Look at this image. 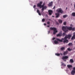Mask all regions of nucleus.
Listing matches in <instances>:
<instances>
[{"label":"nucleus","instance_id":"obj_26","mask_svg":"<svg viewBox=\"0 0 75 75\" xmlns=\"http://www.w3.org/2000/svg\"><path fill=\"white\" fill-rule=\"evenodd\" d=\"M67 50H68V51H71V49H70V48H68L67 49Z\"/></svg>","mask_w":75,"mask_h":75},{"label":"nucleus","instance_id":"obj_7","mask_svg":"<svg viewBox=\"0 0 75 75\" xmlns=\"http://www.w3.org/2000/svg\"><path fill=\"white\" fill-rule=\"evenodd\" d=\"M62 35V32H60L57 35V37H61Z\"/></svg>","mask_w":75,"mask_h":75},{"label":"nucleus","instance_id":"obj_23","mask_svg":"<svg viewBox=\"0 0 75 75\" xmlns=\"http://www.w3.org/2000/svg\"><path fill=\"white\" fill-rule=\"evenodd\" d=\"M72 45V43H69L68 44V46H71V45Z\"/></svg>","mask_w":75,"mask_h":75},{"label":"nucleus","instance_id":"obj_1","mask_svg":"<svg viewBox=\"0 0 75 75\" xmlns=\"http://www.w3.org/2000/svg\"><path fill=\"white\" fill-rule=\"evenodd\" d=\"M71 35H68L67 36H65L64 38H62L61 40L59 39L56 38L57 40L59 42H62L63 41V42L65 43H68V40H67V38H70L71 37Z\"/></svg>","mask_w":75,"mask_h":75},{"label":"nucleus","instance_id":"obj_17","mask_svg":"<svg viewBox=\"0 0 75 75\" xmlns=\"http://www.w3.org/2000/svg\"><path fill=\"white\" fill-rule=\"evenodd\" d=\"M61 63L62 64V66H64V67H65L66 66V65H65V64L63 62H61Z\"/></svg>","mask_w":75,"mask_h":75},{"label":"nucleus","instance_id":"obj_27","mask_svg":"<svg viewBox=\"0 0 75 75\" xmlns=\"http://www.w3.org/2000/svg\"><path fill=\"white\" fill-rule=\"evenodd\" d=\"M45 21V19L43 18V19L42 20V22H44Z\"/></svg>","mask_w":75,"mask_h":75},{"label":"nucleus","instance_id":"obj_19","mask_svg":"<svg viewBox=\"0 0 75 75\" xmlns=\"http://www.w3.org/2000/svg\"><path fill=\"white\" fill-rule=\"evenodd\" d=\"M67 67L68 68H71V67H72V66L71 65H67Z\"/></svg>","mask_w":75,"mask_h":75},{"label":"nucleus","instance_id":"obj_8","mask_svg":"<svg viewBox=\"0 0 75 75\" xmlns=\"http://www.w3.org/2000/svg\"><path fill=\"white\" fill-rule=\"evenodd\" d=\"M52 1L50 2L48 4V6L49 7H52Z\"/></svg>","mask_w":75,"mask_h":75},{"label":"nucleus","instance_id":"obj_31","mask_svg":"<svg viewBox=\"0 0 75 75\" xmlns=\"http://www.w3.org/2000/svg\"><path fill=\"white\" fill-rule=\"evenodd\" d=\"M50 22H47V24H50Z\"/></svg>","mask_w":75,"mask_h":75},{"label":"nucleus","instance_id":"obj_14","mask_svg":"<svg viewBox=\"0 0 75 75\" xmlns=\"http://www.w3.org/2000/svg\"><path fill=\"white\" fill-rule=\"evenodd\" d=\"M68 52L67 51H66L65 52H64L63 53L64 55H67L68 54Z\"/></svg>","mask_w":75,"mask_h":75},{"label":"nucleus","instance_id":"obj_29","mask_svg":"<svg viewBox=\"0 0 75 75\" xmlns=\"http://www.w3.org/2000/svg\"><path fill=\"white\" fill-rule=\"evenodd\" d=\"M44 6H43V5H41V8H44Z\"/></svg>","mask_w":75,"mask_h":75},{"label":"nucleus","instance_id":"obj_9","mask_svg":"<svg viewBox=\"0 0 75 75\" xmlns=\"http://www.w3.org/2000/svg\"><path fill=\"white\" fill-rule=\"evenodd\" d=\"M73 34V35L71 38V40H73L74 39H75V32Z\"/></svg>","mask_w":75,"mask_h":75},{"label":"nucleus","instance_id":"obj_40","mask_svg":"<svg viewBox=\"0 0 75 75\" xmlns=\"http://www.w3.org/2000/svg\"><path fill=\"white\" fill-rule=\"evenodd\" d=\"M72 24L70 25V26H72Z\"/></svg>","mask_w":75,"mask_h":75},{"label":"nucleus","instance_id":"obj_18","mask_svg":"<svg viewBox=\"0 0 75 75\" xmlns=\"http://www.w3.org/2000/svg\"><path fill=\"white\" fill-rule=\"evenodd\" d=\"M71 16H73V17H75V13L74 12L71 13Z\"/></svg>","mask_w":75,"mask_h":75},{"label":"nucleus","instance_id":"obj_22","mask_svg":"<svg viewBox=\"0 0 75 75\" xmlns=\"http://www.w3.org/2000/svg\"><path fill=\"white\" fill-rule=\"evenodd\" d=\"M59 23H62V21L61 20H58Z\"/></svg>","mask_w":75,"mask_h":75},{"label":"nucleus","instance_id":"obj_21","mask_svg":"<svg viewBox=\"0 0 75 75\" xmlns=\"http://www.w3.org/2000/svg\"><path fill=\"white\" fill-rule=\"evenodd\" d=\"M70 62L71 63H73L74 62V60L72 59H71L70 60Z\"/></svg>","mask_w":75,"mask_h":75},{"label":"nucleus","instance_id":"obj_2","mask_svg":"<svg viewBox=\"0 0 75 75\" xmlns=\"http://www.w3.org/2000/svg\"><path fill=\"white\" fill-rule=\"evenodd\" d=\"M62 29L63 31L66 33L68 32V30L69 31H71V30H72V31H74L75 28H72V27H71L63 26L62 27Z\"/></svg>","mask_w":75,"mask_h":75},{"label":"nucleus","instance_id":"obj_42","mask_svg":"<svg viewBox=\"0 0 75 75\" xmlns=\"http://www.w3.org/2000/svg\"><path fill=\"white\" fill-rule=\"evenodd\" d=\"M74 8H75V4L74 6Z\"/></svg>","mask_w":75,"mask_h":75},{"label":"nucleus","instance_id":"obj_32","mask_svg":"<svg viewBox=\"0 0 75 75\" xmlns=\"http://www.w3.org/2000/svg\"><path fill=\"white\" fill-rule=\"evenodd\" d=\"M73 71H75V67L73 68Z\"/></svg>","mask_w":75,"mask_h":75},{"label":"nucleus","instance_id":"obj_37","mask_svg":"<svg viewBox=\"0 0 75 75\" xmlns=\"http://www.w3.org/2000/svg\"><path fill=\"white\" fill-rule=\"evenodd\" d=\"M47 27H50V25H47Z\"/></svg>","mask_w":75,"mask_h":75},{"label":"nucleus","instance_id":"obj_24","mask_svg":"<svg viewBox=\"0 0 75 75\" xmlns=\"http://www.w3.org/2000/svg\"><path fill=\"white\" fill-rule=\"evenodd\" d=\"M66 17H68V16L67 15H64L63 16V18H66Z\"/></svg>","mask_w":75,"mask_h":75},{"label":"nucleus","instance_id":"obj_34","mask_svg":"<svg viewBox=\"0 0 75 75\" xmlns=\"http://www.w3.org/2000/svg\"><path fill=\"white\" fill-rule=\"evenodd\" d=\"M54 8H55V6H54L53 8V9H54Z\"/></svg>","mask_w":75,"mask_h":75},{"label":"nucleus","instance_id":"obj_35","mask_svg":"<svg viewBox=\"0 0 75 75\" xmlns=\"http://www.w3.org/2000/svg\"><path fill=\"white\" fill-rule=\"evenodd\" d=\"M42 5L43 6H44L45 5V3H44Z\"/></svg>","mask_w":75,"mask_h":75},{"label":"nucleus","instance_id":"obj_10","mask_svg":"<svg viewBox=\"0 0 75 75\" xmlns=\"http://www.w3.org/2000/svg\"><path fill=\"white\" fill-rule=\"evenodd\" d=\"M68 58V57L67 56H63L62 59H66Z\"/></svg>","mask_w":75,"mask_h":75},{"label":"nucleus","instance_id":"obj_36","mask_svg":"<svg viewBox=\"0 0 75 75\" xmlns=\"http://www.w3.org/2000/svg\"><path fill=\"white\" fill-rule=\"evenodd\" d=\"M35 7H36V6H35V5H34V6H33V8H35Z\"/></svg>","mask_w":75,"mask_h":75},{"label":"nucleus","instance_id":"obj_33","mask_svg":"<svg viewBox=\"0 0 75 75\" xmlns=\"http://www.w3.org/2000/svg\"><path fill=\"white\" fill-rule=\"evenodd\" d=\"M55 38H53L52 39V40H55Z\"/></svg>","mask_w":75,"mask_h":75},{"label":"nucleus","instance_id":"obj_20","mask_svg":"<svg viewBox=\"0 0 75 75\" xmlns=\"http://www.w3.org/2000/svg\"><path fill=\"white\" fill-rule=\"evenodd\" d=\"M61 50V51H63L65 49V47H62L60 48Z\"/></svg>","mask_w":75,"mask_h":75},{"label":"nucleus","instance_id":"obj_6","mask_svg":"<svg viewBox=\"0 0 75 75\" xmlns=\"http://www.w3.org/2000/svg\"><path fill=\"white\" fill-rule=\"evenodd\" d=\"M48 12L49 13V14L50 15H51L53 13V11H52L51 10H49Z\"/></svg>","mask_w":75,"mask_h":75},{"label":"nucleus","instance_id":"obj_44","mask_svg":"<svg viewBox=\"0 0 75 75\" xmlns=\"http://www.w3.org/2000/svg\"><path fill=\"white\" fill-rule=\"evenodd\" d=\"M52 17H54V16H52Z\"/></svg>","mask_w":75,"mask_h":75},{"label":"nucleus","instance_id":"obj_46","mask_svg":"<svg viewBox=\"0 0 75 75\" xmlns=\"http://www.w3.org/2000/svg\"><path fill=\"white\" fill-rule=\"evenodd\" d=\"M61 55H62V53H61Z\"/></svg>","mask_w":75,"mask_h":75},{"label":"nucleus","instance_id":"obj_11","mask_svg":"<svg viewBox=\"0 0 75 75\" xmlns=\"http://www.w3.org/2000/svg\"><path fill=\"white\" fill-rule=\"evenodd\" d=\"M46 8H47V6H44L43 8H42V12H43V11H44V9L45 10Z\"/></svg>","mask_w":75,"mask_h":75},{"label":"nucleus","instance_id":"obj_12","mask_svg":"<svg viewBox=\"0 0 75 75\" xmlns=\"http://www.w3.org/2000/svg\"><path fill=\"white\" fill-rule=\"evenodd\" d=\"M75 74V70H72L71 72V75H74Z\"/></svg>","mask_w":75,"mask_h":75},{"label":"nucleus","instance_id":"obj_4","mask_svg":"<svg viewBox=\"0 0 75 75\" xmlns=\"http://www.w3.org/2000/svg\"><path fill=\"white\" fill-rule=\"evenodd\" d=\"M57 11L58 12V13H61V14L64 13V11H62L61 8H59L57 10Z\"/></svg>","mask_w":75,"mask_h":75},{"label":"nucleus","instance_id":"obj_38","mask_svg":"<svg viewBox=\"0 0 75 75\" xmlns=\"http://www.w3.org/2000/svg\"><path fill=\"white\" fill-rule=\"evenodd\" d=\"M44 25H46V24L44 23Z\"/></svg>","mask_w":75,"mask_h":75},{"label":"nucleus","instance_id":"obj_41","mask_svg":"<svg viewBox=\"0 0 75 75\" xmlns=\"http://www.w3.org/2000/svg\"><path fill=\"white\" fill-rule=\"evenodd\" d=\"M68 8H67V7H66V10H67V9Z\"/></svg>","mask_w":75,"mask_h":75},{"label":"nucleus","instance_id":"obj_43","mask_svg":"<svg viewBox=\"0 0 75 75\" xmlns=\"http://www.w3.org/2000/svg\"><path fill=\"white\" fill-rule=\"evenodd\" d=\"M49 20H50L51 21V20L50 19H49Z\"/></svg>","mask_w":75,"mask_h":75},{"label":"nucleus","instance_id":"obj_45","mask_svg":"<svg viewBox=\"0 0 75 75\" xmlns=\"http://www.w3.org/2000/svg\"><path fill=\"white\" fill-rule=\"evenodd\" d=\"M64 61H66V60H64Z\"/></svg>","mask_w":75,"mask_h":75},{"label":"nucleus","instance_id":"obj_16","mask_svg":"<svg viewBox=\"0 0 75 75\" xmlns=\"http://www.w3.org/2000/svg\"><path fill=\"white\" fill-rule=\"evenodd\" d=\"M57 41L55 40L54 41V42L55 44H58V40H57Z\"/></svg>","mask_w":75,"mask_h":75},{"label":"nucleus","instance_id":"obj_3","mask_svg":"<svg viewBox=\"0 0 75 75\" xmlns=\"http://www.w3.org/2000/svg\"><path fill=\"white\" fill-rule=\"evenodd\" d=\"M50 30H53V34L55 35L56 34V33L58 32V31L57 30V28H52L51 27L50 28Z\"/></svg>","mask_w":75,"mask_h":75},{"label":"nucleus","instance_id":"obj_15","mask_svg":"<svg viewBox=\"0 0 75 75\" xmlns=\"http://www.w3.org/2000/svg\"><path fill=\"white\" fill-rule=\"evenodd\" d=\"M37 12L38 13L39 16H41V13H40V11L39 10H37Z\"/></svg>","mask_w":75,"mask_h":75},{"label":"nucleus","instance_id":"obj_13","mask_svg":"<svg viewBox=\"0 0 75 75\" xmlns=\"http://www.w3.org/2000/svg\"><path fill=\"white\" fill-rule=\"evenodd\" d=\"M55 15L56 16V18H58V17L59 16V13H56L55 14Z\"/></svg>","mask_w":75,"mask_h":75},{"label":"nucleus","instance_id":"obj_25","mask_svg":"<svg viewBox=\"0 0 75 75\" xmlns=\"http://www.w3.org/2000/svg\"><path fill=\"white\" fill-rule=\"evenodd\" d=\"M55 55L57 56H59L60 55V54L59 53H56Z\"/></svg>","mask_w":75,"mask_h":75},{"label":"nucleus","instance_id":"obj_5","mask_svg":"<svg viewBox=\"0 0 75 75\" xmlns=\"http://www.w3.org/2000/svg\"><path fill=\"white\" fill-rule=\"evenodd\" d=\"M42 4V1L40 2V3H38L37 5L38 7H39L41 8V6Z\"/></svg>","mask_w":75,"mask_h":75},{"label":"nucleus","instance_id":"obj_30","mask_svg":"<svg viewBox=\"0 0 75 75\" xmlns=\"http://www.w3.org/2000/svg\"><path fill=\"white\" fill-rule=\"evenodd\" d=\"M66 34V33H63L62 34V35H63V36H64V35H65Z\"/></svg>","mask_w":75,"mask_h":75},{"label":"nucleus","instance_id":"obj_28","mask_svg":"<svg viewBox=\"0 0 75 75\" xmlns=\"http://www.w3.org/2000/svg\"><path fill=\"white\" fill-rule=\"evenodd\" d=\"M66 24H67V22H65L63 23L64 25H65Z\"/></svg>","mask_w":75,"mask_h":75},{"label":"nucleus","instance_id":"obj_39","mask_svg":"<svg viewBox=\"0 0 75 75\" xmlns=\"http://www.w3.org/2000/svg\"><path fill=\"white\" fill-rule=\"evenodd\" d=\"M50 31H48V34H49V33H50Z\"/></svg>","mask_w":75,"mask_h":75}]
</instances>
